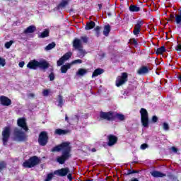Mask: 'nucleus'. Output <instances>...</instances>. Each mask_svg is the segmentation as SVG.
I'll use <instances>...</instances> for the list:
<instances>
[{"label": "nucleus", "instance_id": "obj_46", "mask_svg": "<svg viewBox=\"0 0 181 181\" xmlns=\"http://www.w3.org/2000/svg\"><path fill=\"white\" fill-rule=\"evenodd\" d=\"M130 42L132 43V45H134L135 46H137L138 45V41H136L135 38L130 40Z\"/></svg>", "mask_w": 181, "mask_h": 181}, {"label": "nucleus", "instance_id": "obj_17", "mask_svg": "<svg viewBox=\"0 0 181 181\" xmlns=\"http://www.w3.org/2000/svg\"><path fill=\"white\" fill-rule=\"evenodd\" d=\"M137 73L140 76L144 74H148V73H149V68H148V66H143L138 69Z\"/></svg>", "mask_w": 181, "mask_h": 181}, {"label": "nucleus", "instance_id": "obj_39", "mask_svg": "<svg viewBox=\"0 0 181 181\" xmlns=\"http://www.w3.org/2000/svg\"><path fill=\"white\" fill-rule=\"evenodd\" d=\"M13 44V41H12V40H10L9 42H6L5 43V48L9 49L12 46Z\"/></svg>", "mask_w": 181, "mask_h": 181}, {"label": "nucleus", "instance_id": "obj_20", "mask_svg": "<svg viewBox=\"0 0 181 181\" xmlns=\"http://www.w3.org/2000/svg\"><path fill=\"white\" fill-rule=\"evenodd\" d=\"M104 73V69L101 68H98L94 70L93 73L92 74V78L94 77H98V76H101Z\"/></svg>", "mask_w": 181, "mask_h": 181}, {"label": "nucleus", "instance_id": "obj_48", "mask_svg": "<svg viewBox=\"0 0 181 181\" xmlns=\"http://www.w3.org/2000/svg\"><path fill=\"white\" fill-rule=\"evenodd\" d=\"M67 179H69V181H72L73 180V174L68 173Z\"/></svg>", "mask_w": 181, "mask_h": 181}, {"label": "nucleus", "instance_id": "obj_3", "mask_svg": "<svg viewBox=\"0 0 181 181\" xmlns=\"http://www.w3.org/2000/svg\"><path fill=\"white\" fill-rule=\"evenodd\" d=\"M28 69L30 70H37V69H40L41 70H47L49 67H50V64L47 62L46 60H42L38 62L36 59L31 60L27 64Z\"/></svg>", "mask_w": 181, "mask_h": 181}, {"label": "nucleus", "instance_id": "obj_41", "mask_svg": "<svg viewBox=\"0 0 181 181\" xmlns=\"http://www.w3.org/2000/svg\"><path fill=\"white\" fill-rule=\"evenodd\" d=\"M78 50L80 54L79 57H80V56H82V57H84V54H86V52L83 50V47L78 49Z\"/></svg>", "mask_w": 181, "mask_h": 181}, {"label": "nucleus", "instance_id": "obj_52", "mask_svg": "<svg viewBox=\"0 0 181 181\" xmlns=\"http://www.w3.org/2000/svg\"><path fill=\"white\" fill-rule=\"evenodd\" d=\"M173 152H177V148L175 146L172 147Z\"/></svg>", "mask_w": 181, "mask_h": 181}, {"label": "nucleus", "instance_id": "obj_31", "mask_svg": "<svg viewBox=\"0 0 181 181\" xmlns=\"http://www.w3.org/2000/svg\"><path fill=\"white\" fill-rule=\"evenodd\" d=\"M6 162L4 160L0 161V172H2V170H4V169L6 168Z\"/></svg>", "mask_w": 181, "mask_h": 181}, {"label": "nucleus", "instance_id": "obj_45", "mask_svg": "<svg viewBox=\"0 0 181 181\" xmlns=\"http://www.w3.org/2000/svg\"><path fill=\"white\" fill-rule=\"evenodd\" d=\"M148 144H143L141 145V149H142V151H145V149H146V148H148Z\"/></svg>", "mask_w": 181, "mask_h": 181}, {"label": "nucleus", "instance_id": "obj_35", "mask_svg": "<svg viewBox=\"0 0 181 181\" xmlns=\"http://www.w3.org/2000/svg\"><path fill=\"white\" fill-rule=\"evenodd\" d=\"M6 65V59H5V58H2L1 57H0V66H1V67H5Z\"/></svg>", "mask_w": 181, "mask_h": 181}, {"label": "nucleus", "instance_id": "obj_25", "mask_svg": "<svg viewBox=\"0 0 181 181\" xmlns=\"http://www.w3.org/2000/svg\"><path fill=\"white\" fill-rule=\"evenodd\" d=\"M95 27V23L94 21H90L86 23L85 27L86 30H91V29H94Z\"/></svg>", "mask_w": 181, "mask_h": 181}, {"label": "nucleus", "instance_id": "obj_29", "mask_svg": "<svg viewBox=\"0 0 181 181\" xmlns=\"http://www.w3.org/2000/svg\"><path fill=\"white\" fill-rule=\"evenodd\" d=\"M88 71L87 69L81 68L78 70V71L76 72L77 76H84V74H87Z\"/></svg>", "mask_w": 181, "mask_h": 181}, {"label": "nucleus", "instance_id": "obj_54", "mask_svg": "<svg viewBox=\"0 0 181 181\" xmlns=\"http://www.w3.org/2000/svg\"><path fill=\"white\" fill-rule=\"evenodd\" d=\"M130 181H139V180H138V178L133 177L130 180Z\"/></svg>", "mask_w": 181, "mask_h": 181}, {"label": "nucleus", "instance_id": "obj_18", "mask_svg": "<svg viewBox=\"0 0 181 181\" xmlns=\"http://www.w3.org/2000/svg\"><path fill=\"white\" fill-rule=\"evenodd\" d=\"M54 133L56 134V135H67V134H70V130L57 129Z\"/></svg>", "mask_w": 181, "mask_h": 181}, {"label": "nucleus", "instance_id": "obj_15", "mask_svg": "<svg viewBox=\"0 0 181 181\" xmlns=\"http://www.w3.org/2000/svg\"><path fill=\"white\" fill-rule=\"evenodd\" d=\"M0 103L4 107H9V105H12V100L5 95H1L0 96Z\"/></svg>", "mask_w": 181, "mask_h": 181}, {"label": "nucleus", "instance_id": "obj_38", "mask_svg": "<svg viewBox=\"0 0 181 181\" xmlns=\"http://www.w3.org/2000/svg\"><path fill=\"white\" fill-rule=\"evenodd\" d=\"M134 173H139V170H128L127 173H126V175L128 176V175H132Z\"/></svg>", "mask_w": 181, "mask_h": 181}, {"label": "nucleus", "instance_id": "obj_11", "mask_svg": "<svg viewBox=\"0 0 181 181\" xmlns=\"http://www.w3.org/2000/svg\"><path fill=\"white\" fill-rule=\"evenodd\" d=\"M17 125L20 128H22L25 132L29 131V127H28V124L26 123V119L25 117H19L17 119Z\"/></svg>", "mask_w": 181, "mask_h": 181}, {"label": "nucleus", "instance_id": "obj_26", "mask_svg": "<svg viewBox=\"0 0 181 181\" xmlns=\"http://www.w3.org/2000/svg\"><path fill=\"white\" fill-rule=\"evenodd\" d=\"M71 69V64H66L61 66V73H67V70Z\"/></svg>", "mask_w": 181, "mask_h": 181}, {"label": "nucleus", "instance_id": "obj_2", "mask_svg": "<svg viewBox=\"0 0 181 181\" xmlns=\"http://www.w3.org/2000/svg\"><path fill=\"white\" fill-rule=\"evenodd\" d=\"M117 119H118V121H125V115L112 111L100 112V121L105 120L112 122Z\"/></svg>", "mask_w": 181, "mask_h": 181}, {"label": "nucleus", "instance_id": "obj_33", "mask_svg": "<svg viewBox=\"0 0 181 181\" xmlns=\"http://www.w3.org/2000/svg\"><path fill=\"white\" fill-rule=\"evenodd\" d=\"M63 101H64L63 96H62V95H59L58 96L59 107H63V104H64Z\"/></svg>", "mask_w": 181, "mask_h": 181}, {"label": "nucleus", "instance_id": "obj_21", "mask_svg": "<svg viewBox=\"0 0 181 181\" xmlns=\"http://www.w3.org/2000/svg\"><path fill=\"white\" fill-rule=\"evenodd\" d=\"M36 30V26L35 25H30L25 30H24L23 33L25 35H28L29 33H34Z\"/></svg>", "mask_w": 181, "mask_h": 181}, {"label": "nucleus", "instance_id": "obj_12", "mask_svg": "<svg viewBox=\"0 0 181 181\" xmlns=\"http://www.w3.org/2000/svg\"><path fill=\"white\" fill-rule=\"evenodd\" d=\"M142 26H144V21L138 20L136 23L134 25L133 30V35H134V36H138V35H139L142 29Z\"/></svg>", "mask_w": 181, "mask_h": 181}, {"label": "nucleus", "instance_id": "obj_24", "mask_svg": "<svg viewBox=\"0 0 181 181\" xmlns=\"http://www.w3.org/2000/svg\"><path fill=\"white\" fill-rule=\"evenodd\" d=\"M110 32H111V25H110V24L105 25L103 29L104 36H108Z\"/></svg>", "mask_w": 181, "mask_h": 181}, {"label": "nucleus", "instance_id": "obj_56", "mask_svg": "<svg viewBox=\"0 0 181 181\" xmlns=\"http://www.w3.org/2000/svg\"><path fill=\"white\" fill-rule=\"evenodd\" d=\"M98 6L99 7V9H101L103 8V4H98Z\"/></svg>", "mask_w": 181, "mask_h": 181}, {"label": "nucleus", "instance_id": "obj_10", "mask_svg": "<svg viewBox=\"0 0 181 181\" xmlns=\"http://www.w3.org/2000/svg\"><path fill=\"white\" fill-rule=\"evenodd\" d=\"M175 19V23L177 25V27L180 28L181 25V10H180L178 14H173L170 13V18H168L167 21L168 22H174Z\"/></svg>", "mask_w": 181, "mask_h": 181}, {"label": "nucleus", "instance_id": "obj_57", "mask_svg": "<svg viewBox=\"0 0 181 181\" xmlns=\"http://www.w3.org/2000/svg\"><path fill=\"white\" fill-rule=\"evenodd\" d=\"M95 148H92V152H95Z\"/></svg>", "mask_w": 181, "mask_h": 181}, {"label": "nucleus", "instance_id": "obj_43", "mask_svg": "<svg viewBox=\"0 0 181 181\" xmlns=\"http://www.w3.org/2000/svg\"><path fill=\"white\" fill-rule=\"evenodd\" d=\"M81 40H82V42L83 43H88V37H87V36H82V37H81Z\"/></svg>", "mask_w": 181, "mask_h": 181}, {"label": "nucleus", "instance_id": "obj_32", "mask_svg": "<svg viewBox=\"0 0 181 181\" xmlns=\"http://www.w3.org/2000/svg\"><path fill=\"white\" fill-rule=\"evenodd\" d=\"M54 173H50L49 174L47 175V177L45 180V181H50L52 180V179H53V177H54Z\"/></svg>", "mask_w": 181, "mask_h": 181}, {"label": "nucleus", "instance_id": "obj_16", "mask_svg": "<svg viewBox=\"0 0 181 181\" xmlns=\"http://www.w3.org/2000/svg\"><path fill=\"white\" fill-rule=\"evenodd\" d=\"M73 47L78 50V49L83 47V44H81V40L78 38H75L73 41Z\"/></svg>", "mask_w": 181, "mask_h": 181}, {"label": "nucleus", "instance_id": "obj_23", "mask_svg": "<svg viewBox=\"0 0 181 181\" xmlns=\"http://www.w3.org/2000/svg\"><path fill=\"white\" fill-rule=\"evenodd\" d=\"M129 11H130V12H139L141 7L137 5L131 4L129 7Z\"/></svg>", "mask_w": 181, "mask_h": 181}, {"label": "nucleus", "instance_id": "obj_42", "mask_svg": "<svg viewBox=\"0 0 181 181\" xmlns=\"http://www.w3.org/2000/svg\"><path fill=\"white\" fill-rule=\"evenodd\" d=\"M163 128L164 131H169V128H170L169 124L166 122H164L163 124Z\"/></svg>", "mask_w": 181, "mask_h": 181}, {"label": "nucleus", "instance_id": "obj_19", "mask_svg": "<svg viewBox=\"0 0 181 181\" xmlns=\"http://www.w3.org/2000/svg\"><path fill=\"white\" fill-rule=\"evenodd\" d=\"M153 177H165L166 174L160 173V171L154 170L151 173Z\"/></svg>", "mask_w": 181, "mask_h": 181}, {"label": "nucleus", "instance_id": "obj_8", "mask_svg": "<svg viewBox=\"0 0 181 181\" xmlns=\"http://www.w3.org/2000/svg\"><path fill=\"white\" fill-rule=\"evenodd\" d=\"M127 81H128V74L127 72H123L121 76L117 77L115 86L116 87H121V86H124Z\"/></svg>", "mask_w": 181, "mask_h": 181}, {"label": "nucleus", "instance_id": "obj_14", "mask_svg": "<svg viewBox=\"0 0 181 181\" xmlns=\"http://www.w3.org/2000/svg\"><path fill=\"white\" fill-rule=\"evenodd\" d=\"M118 142V137L114 134L107 135V146H114Z\"/></svg>", "mask_w": 181, "mask_h": 181}, {"label": "nucleus", "instance_id": "obj_58", "mask_svg": "<svg viewBox=\"0 0 181 181\" xmlns=\"http://www.w3.org/2000/svg\"><path fill=\"white\" fill-rule=\"evenodd\" d=\"M132 163H138V161H133Z\"/></svg>", "mask_w": 181, "mask_h": 181}, {"label": "nucleus", "instance_id": "obj_50", "mask_svg": "<svg viewBox=\"0 0 181 181\" xmlns=\"http://www.w3.org/2000/svg\"><path fill=\"white\" fill-rule=\"evenodd\" d=\"M175 50H177V52H181V44L177 45Z\"/></svg>", "mask_w": 181, "mask_h": 181}, {"label": "nucleus", "instance_id": "obj_53", "mask_svg": "<svg viewBox=\"0 0 181 181\" xmlns=\"http://www.w3.org/2000/svg\"><path fill=\"white\" fill-rule=\"evenodd\" d=\"M65 121L69 122V116H67V114L65 115Z\"/></svg>", "mask_w": 181, "mask_h": 181}, {"label": "nucleus", "instance_id": "obj_22", "mask_svg": "<svg viewBox=\"0 0 181 181\" xmlns=\"http://www.w3.org/2000/svg\"><path fill=\"white\" fill-rule=\"evenodd\" d=\"M50 35V30L49 29H45L40 35H38V37L40 39H45V37H49Z\"/></svg>", "mask_w": 181, "mask_h": 181}, {"label": "nucleus", "instance_id": "obj_51", "mask_svg": "<svg viewBox=\"0 0 181 181\" xmlns=\"http://www.w3.org/2000/svg\"><path fill=\"white\" fill-rule=\"evenodd\" d=\"M18 66L19 67H21V68L23 67V66H25V62H19Z\"/></svg>", "mask_w": 181, "mask_h": 181}, {"label": "nucleus", "instance_id": "obj_40", "mask_svg": "<svg viewBox=\"0 0 181 181\" xmlns=\"http://www.w3.org/2000/svg\"><path fill=\"white\" fill-rule=\"evenodd\" d=\"M83 63V60L81 59H75L71 62V64H81Z\"/></svg>", "mask_w": 181, "mask_h": 181}, {"label": "nucleus", "instance_id": "obj_44", "mask_svg": "<svg viewBox=\"0 0 181 181\" xmlns=\"http://www.w3.org/2000/svg\"><path fill=\"white\" fill-rule=\"evenodd\" d=\"M49 81H53L55 78L54 73L51 72L49 75Z\"/></svg>", "mask_w": 181, "mask_h": 181}, {"label": "nucleus", "instance_id": "obj_49", "mask_svg": "<svg viewBox=\"0 0 181 181\" xmlns=\"http://www.w3.org/2000/svg\"><path fill=\"white\" fill-rule=\"evenodd\" d=\"M151 121H152V122H154V123L158 122V117L156 116V115L153 116L152 119H151Z\"/></svg>", "mask_w": 181, "mask_h": 181}, {"label": "nucleus", "instance_id": "obj_28", "mask_svg": "<svg viewBox=\"0 0 181 181\" xmlns=\"http://www.w3.org/2000/svg\"><path fill=\"white\" fill-rule=\"evenodd\" d=\"M165 52H166V47H165V46H162L156 49V54H163Z\"/></svg>", "mask_w": 181, "mask_h": 181}, {"label": "nucleus", "instance_id": "obj_55", "mask_svg": "<svg viewBox=\"0 0 181 181\" xmlns=\"http://www.w3.org/2000/svg\"><path fill=\"white\" fill-rule=\"evenodd\" d=\"M28 96H29V97H31L32 98H33V97H35V94H33V93H30V94L28 95Z\"/></svg>", "mask_w": 181, "mask_h": 181}, {"label": "nucleus", "instance_id": "obj_37", "mask_svg": "<svg viewBox=\"0 0 181 181\" xmlns=\"http://www.w3.org/2000/svg\"><path fill=\"white\" fill-rule=\"evenodd\" d=\"M71 52H66L65 54H64L62 56V57L64 58V59L66 60H69V59H70V57H71Z\"/></svg>", "mask_w": 181, "mask_h": 181}, {"label": "nucleus", "instance_id": "obj_30", "mask_svg": "<svg viewBox=\"0 0 181 181\" xmlns=\"http://www.w3.org/2000/svg\"><path fill=\"white\" fill-rule=\"evenodd\" d=\"M56 47V42H52L46 46L45 50H52V49H54Z\"/></svg>", "mask_w": 181, "mask_h": 181}, {"label": "nucleus", "instance_id": "obj_6", "mask_svg": "<svg viewBox=\"0 0 181 181\" xmlns=\"http://www.w3.org/2000/svg\"><path fill=\"white\" fill-rule=\"evenodd\" d=\"M140 114L141 124L144 128H147V127L149 126V115L148 114V110L142 107L140 110Z\"/></svg>", "mask_w": 181, "mask_h": 181}, {"label": "nucleus", "instance_id": "obj_1", "mask_svg": "<svg viewBox=\"0 0 181 181\" xmlns=\"http://www.w3.org/2000/svg\"><path fill=\"white\" fill-rule=\"evenodd\" d=\"M62 151L61 156L57 158V162L59 165H64L66 160H69L71 158V146H70V142L65 141L62 142L61 144L55 146L51 150L52 152H60Z\"/></svg>", "mask_w": 181, "mask_h": 181}, {"label": "nucleus", "instance_id": "obj_4", "mask_svg": "<svg viewBox=\"0 0 181 181\" xmlns=\"http://www.w3.org/2000/svg\"><path fill=\"white\" fill-rule=\"evenodd\" d=\"M41 162V160L39 157L36 156H33L30 157L28 160H26L23 162V166L27 169H31V168H35V166H37Z\"/></svg>", "mask_w": 181, "mask_h": 181}, {"label": "nucleus", "instance_id": "obj_27", "mask_svg": "<svg viewBox=\"0 0 181 181\" xmlns=\"http://www.w3.org/2000/svg\"><path fill=\"white\" fill-rule=\"evenodd\" d=\"M67 5H69V0H62V1L57 5V9H60L62 8H65Z\"/></svg>", "mask_w": 181, "mask_h": 181}, {"label": "nucleus", "instance_id": "obj_36", "mask_svg": "<svg viewBox=\"0 0 181 181\" xmlns=\"http://www.w3.org/2000/svg\"><path fill=\"white\" fill-rule=\"evenodd\" d=\"M64 62H66V60L64 59V57H61L57 62V66H63V64H64Z\"/></svg>", "mask_w": 181, "mask_h": 181}, {"label": "nucleus", "instance_id": "obj_47", "mask_svg": "<svg viewBox=\"0 0 181 181\" xmlns=\"http://www.w3.org/2000/svg\"><path fill=\"white\" fill-rule=\"evenodd\" d=\"M42 94L45 97H47L49 95V90L45 89L43 90Z\"/></svg>", "mask_w": 181, "mask_h": 181}, {"label": "nucleus", "instance_id": "obj_13", "mask_svg": "<svg viewBox=\"0 0 181 181\" xmlns=\"http://www.w3.org/2000/svg\"><path fill=\"white\" fill-rule=\"evenodd\" d=\"M69 172L70 169L69 168H64L54 170V175H57V176H60L61 177H64V176H67L69 175Z\"/></svg>", "mask_w": 181, "mask_h": 181}, {"label": "nucleus", "instance_id": "obj_7", "mask_svg": "<svg viewBox=\"0 0 181 181\" xmlns=\"http://www.w3.org/2000/svg\"><path fill=\"white\" fill-rule=\"evenodd\" d=\"M2 136V142L4 146H6L8 145V141H9V138H11V127H5L1 132Z\"/></svg>", "mask_w": 181, "mask_h": 181}, {"label": "nucleus", "instance_id": "obj_34", "mask_svg": "<svg viewBox=\"0 0 181 181\" xmlns=\"http://www.w3.org/2000/svg\"><path fill=\"white\" fill-rule=\"evenodd\" d=\"M100 30H101V27L98 25L95 28V36L97 37H100V35H101V33L100 32Z\"/></svg>", "mask_w": 181, "mask_h": 181}, {"label": "nucleus", "instance_id": "obj_9", "mask_svg": "<svg viewBox=\"0 0 181 181\" xmlns=\"http://www.w3.org/2000/svg\"><path fill=\"white\" fill-rule=\"evenodd\" d=\"M49 142V136L47 132H41L38 136V144L40 146H46Z\"/></svg>", "mask_w": 181, "mask_h": 181}, {"label": "nucleus", "instance_id": "obj_5", "mask_svg": "<svg viewBox=\"0 0 181 181\" xmlns=\"http://www.w3.org/2000/svg\"><path fill=\"white\" fill-rule=\"evenodd\" d=\"M14 138L19 141L20 142H25L28 141V135L26 133L16 127L13 130Z\"/></svg>", "mask_w": 181, "mask_h": 181}]
</instances>
